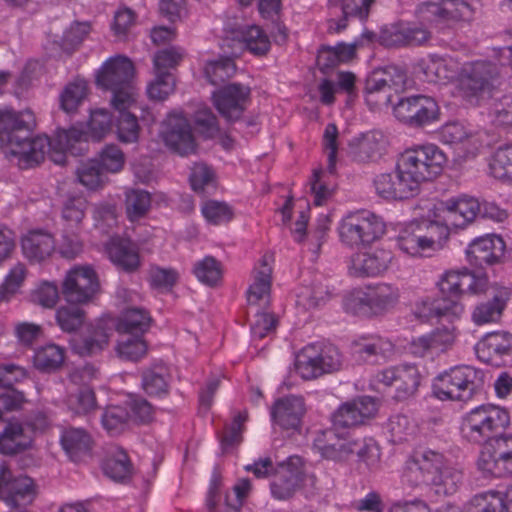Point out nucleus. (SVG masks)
Listing matches in <instances>:
<instances>
[{
    "label": "nucleus",
    "instance_id": "obj_1",
    "mask_svg": "<svg viewBox=\"0 0 512 512\" xmlns=\"http://www.w3.org/2000/svg\"><path fill=\"white\" fill-rule=\"evenodd\" d=\"M34 126L35 117L31 111L0 110V145L6 146L7 153L22 168L39 164L47 155L54 163L64 164L68 152L76 155L89 140L101 141L110 135L114 120L106 108L91 109L85 125L59 130L52 141L46 136H32Z\"/></svg>",
    "mask_w": 512,
    "mask_h": 512
},
{
    "label": "nucleus",
    "instance_id": "obj_2",
    "mask_svg": "<svg viewBox=\"0 0 512 512\" xmlns=\"http://www.w3.org/2000/svg\"><path fill=\"white\" fill-rule=\"evenodd\" d=\"M419 67L429 82H454L458 94L474 105H481L492 98L498 69L486 61L465 64L461 71L452 57L430 55L419 62Z\"/></svg>",
    "mask_w": 512,
    "mask_h": 512
},
{
    "label": "nucleus",
    "instance_id": "obj_3",
    "mask_svg": "<svg viewBox=\"0 0 512 512\" xmlns=\"http://www.w3.org/2000/svg\"><path fill=\"white\" fill-rule=\"evenodd\" d=\"M395 242L404 255L421 258L439 252L448 241L427 209L421 217L399 226Z\"/></svg>",
    "mask_w": 512,
    "mask_h": 512
},
{
    "label": "nucleus",
    "instance_id": "obj_4",
    "mask_svg": "<svg viewBox=\"0 0 512 512\" xmlns=\"http://www.w3.org/2000/svg\"><path fill=\"white\" fill-rule=\"evenodd\" d=\"M150 322L148 314L137 308H128L115 322L106 316L92 325L85 336H75L71 340L72 349L81 356L92 355L103 350L109 342L112 329L122 324L128 327V332L143 335Z\"/></svg>",
    "mask_w": 512,
    "mask_h": 512
},
{
    "label": "nucleus",
    "instance_id": "obj_5",
    "mask_svg": "<svg viewBox=\"0 0 512 512\" xmlns=\"http://www.w3.org/2000/svg\"><path fill=\"white\" fill-rule=\"evenodd\" d=\"M314 448L322 457L333 461H344L356 452L359 458V475H366L367 471L378 466L380 449L372 438L356 441L350 438L337 436L332 430L323 431L314 440Z\"/></svg>",
    "mask_w": 512,
    "mask_h": 512
},
{
    "label": "nucleus",
    "instance_id": "obj_6",
    "mask_svg": "<svg viewBox=\"0 0 512 512\" xmlns=\"http://www.w3.org/2000/svg\"><path fill=\"white\" fill-rule=\"evenodd\" d=\"M134 65L125 56L108 58L95 72L98 88L112 92L111 105L114 109L131 108L136 103L137 92L132 83Z\"/></svg>",
    "mask_w": 512,
    "mask_h": 512
},
{
    "label": "nucleus",
    "instance_id": "obj_7",
    "mask_svg": "<svg viewBox=\"0 0 512 512\" xmlns=\"http://www.w3.org/2000/svg\"><path fill=\"white\" fill-rule=\"evenodd\" d=\"M428 210L448 241L452 233L466 229L476 220L481 203L472 196L462 194L438 201Z\"/></svg>",
    "mask_w": 512,
    "mask_h": 512
},
{
    "label": "nucleus",
    "instance_id": "obj_8",
    "mask_svg": "<svg viewBox=\"0 0 512 512\" xmlns=\"http://www.w3.org/2000/svg\"><path fill=\"white\" fill-rule=\"evenodd\" d=\"M385 231L384 221L368 210L345 214L337 226L340 241L350 247L370 244L380 239Z\"/></svg>",
    "mask_w": 512,
    "mask_h": 512
},
{
    "label": "nucleus",
    "instance_id": "obj_9",
    "mask_svg": "<svg viewBox=\"0 0 512 512\" xmlns=\"http://www.w3.org/2000/svg\"><path fill=\"white\" fill-rule=\"evenodd\" d=\"M481 380V372L471 366L450 368L433 381V394L441 401H466L474 394Z\"/></svg>",
    "mask_w": 512,
    "mask_h": 512
},
{
    "label": "nucleus",
    "instance_id": "obj_10",
    "mask_svg": "<svg viewBox=\"0 0 512 512\" xmlns=\"http://www.w3.org/2000/svg\"><path fill=\"white\" fill-rule=\"evenodd\" d=\"M269 48L270 40L259 26L243 24L236 20L224 27L221 49L225 54L237 57L243 51H249L254 55H264Z\"/></svg>",
    "mask_w": 512,
    "mask_h": 512
},
{
    "label": "nucleus",
    "instance_id": "obj_11",
    "mask_svg": "<svg viewBox=\"0 0 512 512\" xmlns=\"http://www.w3.org/2000/svg\"><path fill=\"white\" fill-rule=\"evenodd\" d=\"M400 157L420 185L439 176L448 163L445 152L431 143L408 149Z\"/></svg>",
    "mask_w": 512,
    "mask_h": 512
},
{
    "label": "nucleus",
    "instance_id": "obj_12",
    "mask_svg": "<svg viewBox=\"0 0 512 512\" xmlns=\"http://www.w3.org/2000/svg\"><path fill=\"white\" fill-rule=\"evenodd\" d=\"M483 477H512V436L489 438L477 460Z\"/></svg>",
    "mask_w": 512,
    "mask_h": 512
},
{
    "label": "nucleus",
    "instance_id": "obj_13",
    "mask_svg": "<svg viewBox=\"0 0 512 512\" xmlns=\"http://www.w3.org/2000/svg\"><path fill=\"white\" fill-rule=\"evenodd\" d=\"M404 162L399 157L395 170L380 173L373 180L375 193L387 201L405 200L413 197L419 191L420 184Z\"/></svg>",
    "mask_w": 512,
    "mask_h": 512
},
{
    "label": "nucleus",
    "instance_id": "obj_14",
    "mask_svg": "<svg viewBox=\"0 0 512 512\" xmlns=\"http://www.w3.org/2000/svg\"><path fill=\"white\" fill-rule=\"evenodd\" d=\"M508 424L509 415L505 409L487 404L476 407L466 414L462 430L470 439L480 441Z\"/></svg>",
    "mask_w": 512,
    "mask_h": 512
},
{
    "label": "nucleus",
    "instance_id": "obj_15",
    "mask_svg": "<svg viewBox=\"0 0 512 512\" xmlns=\"http://www.w3.org/2000/svg\"><path fill=\"white\" fill-rule=\"evenodd\" d=\"M61 288L68 303L86 304L92 301L99 292L100 283L92 266L75 265L65 273Z\"/></svg>",
    "mask_w": 512,
    "mask_h": 512
},
{
    "label": "nucleus",
    "instance_id": "obj_16",
    "mask_svg": "<svg viewBox=\"0 0 512 512\" xmlns=\"http://www.w3.org/2000/svg\"><path fill=\"white\" fill-rule=\"evenodd\" d=\"M459 471L450 466L444 456L433 450H418L406 461L404 476L409 478H457Z\"/></svg>",
    "mask_w": 512,
    "mask_h": 512
},
{
    "label": "nucleus",
    "instance_id": "obj_17",
    "mask_svg": "<svg viewBox=\"0 0 512 512\" xmlns=\"http://www.w3.org/2000/svg\"><path fill=\"white\" fill-rule=\"evenodd\" d=\"M440 292L448 297L460 298L478 295L488 289V278L476 275L466 269L444 272L437 282Z\"/></svg>",
    "mask_w": 512,
    "mask_h": 512
},
{
    "label": "nucleus",
    "instance_id": "obj_18",
    "mask_svg": "<svg viewBox=\"0 0 512 512\" xmlns=\"http://www.w3.org/2000/svg\"><path fill=\"white\" fill-rule=\"evenodd\" d=\"M337 136L336 126L327 125L323 135V147L328 161L327 170H315L310 183L316 205H322L334 191V185L327 182V174H333L336 170Z\"/></svg>",
    "mask_w": 512,
    "mask_h": 512
},
{
    "label": "nucleus",
    "instance_id": "obj_19",
    "mask_svg": "<svg viewBox=\"0 0 512 512\" xmlns=\"http://www.w3.org/2000/svg\"><path fill=\"white\" fill-rule=\"evenodd\" d=\"M251 490L250 482H212L209 488L208 512H237Z\"/></svg>",
    "mask_w": 512,
    "mask_h": 512
},
{
    "label": "nucleus",
    "instance_id": "obj_20",
    "mask_svg": "<svg viewBox=\"0 0 512 512\" xmlns=\"http://www.w3.org/2000/svg\"><path fill=\"white\" fill-rule=\"evenodd\" d=\"M404 85V75L396 68L373 72L366 83V101L369 105H384L391 100L392 91Z\"/></svg>",
    "mask_w": 512,
    "mask_h": 512
},
{
    "label": "nucleus",
    "instance_id": "obj_21",
    "mask_svg": "<svg viewBox=\"0 0 512 512\" xmlns=\"http://www.w3.org/2000/svg\"><path fill=\"white\" fill-rule=\"evenodd\" d=\"M160 135L164 142L181 155L195 150L192 130L181 112L170 113L161 125Z\"/></svg>",
    "mask_w": 512,
    "mask_h": 512
},
{
    "label": "nucleus",
    "instance_id": "obj_22",
    "mask_svg": "<svg viewBox=\"0 0 512 512\" xmlns=\"http://www.w3.org/2000/svg\"><path fill=\"white\" fill-rule=\"evenodd\" d=\"M393 260L394 254L390 249H370L352 257L349 272L357 277H377L389 270Z\"/></svg>",
    "mask_w": 512,
    "mask_h": 512
},
{
    "label": "nucleus",
    "instance_id": "obj_23",
    "mask_svg": "<svg viewBox=\"0 0 512 512\" xmlns=\"http://www.w3.org/2000/svg\"><path fill=\"white\" fill-rule=\"evenodd\" d=\"M249 95L248 87L230 83L213 91L212 101L223 117L228 120H236L246 108Z\"/></svg>",
    "mask_w": 512,
    "mask_h": 512
},
{
    "label": "nucleus",
    "instance_id": "obj_24",
    "mask_svg": "<svg viewBox=\"0 0 512 512\" xmlns=\"http://www.w3.org/2000/svg\"><path fill=\"white\" fill-rule=\"evenodd\" d=\"M505 242L497 234H485L473 239L465 249V256L471 265H493L501 262L505 254Z\"/></svg>",
    "mask_w": 512,
    "mask_h": 512
},
{
    "label": "nucleus",
    "instance_id": "obj_25",
    "mask_svg": "<svg viewBox=\"0 0 512 512\" xmlns=\"http://www.w3.org/2000/svg\"><path fill=\"white\" fill-rule=\"evenodd\" d=\"M381 383L395 388V397L405 400L415 395L420 384V373L416 366L402 364L384 369L378 376Z\"/></svg>",
    "mask_w": 512,
    "mask_h": 512
},
{
    "label": "nucleus",
    "instance_id": "obj_26",
    "mask_svg": "<svg viewBox=\"0 0 512 512\" xmlns=\"http://www.w3.org/2000/svg\"><path fill=\"white\" fill-rule=\"evenodd\" d=\"M378 405L371 397H360L341 405L333 415L335 427H353L365 423L377 413Z\"/></svg>",
    "mask_w": 512,
    "mask_h": 512
},
{
    "label": "nucleus",
    "instance_id": "obj_27",
    "mask_svg": "<svg viewBox=\"0 0 512 512\" xmlns=\"http://www.w3.org/2000/svg\"><path fill=\"white\" fill-rule=\"evenodd\" d=\"M475 352L480 361L499 365L512 353V335L501 331L486 333L476 343Z\"/></svg>",
    "mask_w": 512,
    "mask_h": 512
},
{
    "label": "nucleus",
    "instance_id": "obj_28",
    "mask_svg": "<svg viewBox=\"0 0 512 512\" xmlns=\"http://www.w3.org/2000/svg\"><path fill=\"white\" fill-rule=\"evenodd\" d=\"M273 257L264 255L254 268L252 283L247 290L250 306H266L270 301Z\"/></svg>",
    "mask_w": 512,
    "mask_h": 512
},
{
    "label": "nucleus",
    "instance_id": "obj_29",
    "mask_svg": "<svg viewBox=\"0 0 512 512\" xmlns=\"http://www.w3.org/2000/svg\"><path fill=\"white\" fill-rule=\"evenodd\" d=\"M510 298L507 288H495L489 299L477 304L471 314L474 324L481 326L498 323Z\"/></svg>",
    "mask_w": 512,
    "mask_h": 512
},
{
    "label": "nucleus",
    "instance_id": "obj_30",
    "mask_svg": "<svg viewBox=\"0 0 512 512\" xmlns=\"http://www.w3.org/2000/svg\"><path fill=\"white\" fill-rule=\"evenodd\" d=\"M305 413L304 401L301 397L289 396L278 400L272 410L271 419L274 425L285 430H296L300 427Z\"/></svg>",
    "mask_w": 512,
    "mask_h": 512
},
{
    "label": "nucleus",
    "instance_id": "obj_31",
    "mask_svg": "<svg viewBox=\"0 0 512 512\" xmlns=\"http://www.w3.org/2000/svg\"><path fill=\"white\" fill-rule=\"evenodd\" d=\"M22 253L30 262L40 263L55 251V240L47 231L30 230L21 238Z\"/></svg>",
    "mask_w": 512,
    "mask_h": 512
},
{
    "label": "nucleus",
    "instance_id": "obj_32",
    "mask_svg": "<svg viewBox=\"0 0 512 512\" xmlns=\"http://www.w3.org/2000/svg\"><path fill=\"white\" fill-rule=\"evenodd\" d=\"M104 251L111 262L123 270L134 271L140 265L137 247L129 239L111 237Z\"/></svg>",
    "mask_w": 512,
    "mask_h": 512
},
{
    "label": "nucleus",
    "instance_id": "obj_33",
    "mask_svg": "<svg viewBox=\"0 0 512 512\" xmlns=\"http://www.w3.org/2000/svg\"><path fill=\"white\" fill-rule=\"evenodd\" d=\"M43 425L32 428L30 425L10 423L0 436V452L14 454L29 448L33 440V430L43 429Z\"/></svg>",
    "mask_w": 512,
    "mask_h": 512
},
{
    "label": "nucleus",
    "instance_id": "obj_34",
    "mask_svg": "<svg viewBox=\"0 0 512 512\" xmlns=\"http://www.w3.org/2000/svg\"><path fill=\"white\" fill-rule=\"evenodd\" d=\"M439 139L445 144L459 146L469 156L475 155L481 147L479 137L458 122L443 125L439 130Z\"/></svg>",
    "mask_w": 512,
    "mask_h": 512
},
{
    "label": "nucleus",
    "instance_id": "obj_35",
    "mask_svg": "<svg viewBox=\"0 0 512 512\" xmlns=\"http://www.w3.org/2000/svg\"><path fill=\"white\" fill-rule=\"evenodd\" d=\"M369 312L372 314H384L396 307L400 299V290L389 283H378L368 286Z\"/></svg>",
    "mask_w": 512,
    "mask_h": 512
},
{
    "label": "nucleus",
    "instance_id": "obj_36",
    "mask_svg": "<svg viewBox=\"0 0 512 512\" xmlns=\"http://www.w3.org/2000/svg\"><path fill=\"white\" fill-rule=\"evenodd\" d=\"M386 139L381 132L372 131L352 139L349 144L351 155L358 161L373 159L383 152Z\"/></svg>",
    "mask_w": 512,
    "mask_h": 512
},
{
    "label": "nucleus",
    "instance_id": "obj_37",
    "mask_svg": "<svg viewBox=\"0 0 512 512\" xmlns=\"http://www.w3.org/2000/svg\"><path fill=\"white\" fill-rule=\"evenodd\" d=\"M116 331V352L120 358L137 361L146 354L147 345L143 335L128 332V327L124 324L117 326Z\"/></svg>",
    "mask_w": 512,
    "mask_h": 512
},
{
    "label": "nucleus",
    "instance_id": "obj_38",
    "mask_svg": "<svg viewBox=\"0 0 512 512\" xmlns=\"http://www.w3.org/2000/svg\"><path fill=\"white\" fill-rule=\"evenodd\" d=\"M28 274L26 265L20 262L9 268L0 283V303H8L22 292Z\"/></svg>",
    "mask_w": 512,
    "mask_h": 512
},
{
    "label": "nucleus",
    "instance_id": "obj_39",
    "mask_svg": "<svg viewBox=\"0 0 512 512\" xmlns=\"http://www.w3.org/2000/svg\"><path fill=\"white\" fill-rule=\"evenodd\" d=\"M103 471L105 476L112 480H125L134 477V467L126 452L119 447H113L107 452Z\"/></svg>",
    "mask_w": 512,
    "mask_h": 512
},
{
    "label": "nucleus",
    "instance_id": "obj_40",
    "mask_svg": "<svg viewBox=\"0 0 512 512\" xmlns=\"http://www.w3.org/2000/svg\"><path fill=\"white\" fill-rule=\"evenodd\" d=\"M358 42L351 44L339 43L334 47H322L317 56V64L321 70L333 68L347 63L355 57Z\"/></svg>",
    "mask_w": 512,
    "mask_h": 512
},
{
    "label": "nucleus",
    "instance_id": "obj_41",
    "mask_svg": "<svg viewBox=\"0 0 512 512\" xmlns=\"http://www.w3.org/2000/svg\"><path fill=\"white\" fill-rule=\"evenodd\" d=\"M36 495L33 482H0V497L12 506L30 504Z\"/></svg>",
    "mask_w": 512,
    "mask_h": 512
},
{
    "label": "nucleus",
    "instance_id": "obj_42",
    "mask_svg": "<svg viewBox=\"0 0 512 512\" xmlns=\"http://www.w3.org/2000/svg\"><path fill=\"white\" fill-rule=\"evenodd\" d=\"M61 444L67 455L74 461L88 454L91 448V438L82 429L69 428L63 431Z\"/></svg>",
    "mask_w": 512,
    "mask_h": 512
},
{
    "label": "nucleus",
    "instance_id": "obj_43",
    "mask_svg": "<svg viewBox=\"0 0 512 512\" xmlns=\"http://www.w3.org/2000/svg\"><path fill=\"white\" fill-rule=\"evenodd\" d=\"M307 210L308 206L306 201L298 200L295 202L292 199L286 200L280 210L283 224L289 223L294 213L298 214L294 228L291 229L293 236L297 241H301L305 236L306 226L309 218Z\"/></svg>",
    "mask_w": 512,
    "mask_h": 512
},
{
    "label": "nucleus",
    "instance_id": "obj_44",
    "mask_svg": "<svg viewBox=\"0 0 512 512\" xmlns=\"http://www.w3.org/2000/svg\"><path fill=\"white\" fill-rule=\"evenodd\" d=\"M88 84L83 79H75L62 90L59 101L61 109L68 113L77 112L88 96Z\"/></svg>",
    "mask_w": 512,
    "mask_h": 512
},
{
    "label": "nucleus",
    "instance_id": "obj_45",
    "mask_svg": "<svg viewBox=\"0 0 512 512\" xmlns=\"http://www.w3.org/2000/svg\"><path fill=\"white\" fill-rule=\"evenodd\" d=\"M490 174L512 184V144L497 148L489 159Z\"/></svg>",
    "mask_w": 512,
    "mask_h": 512
},
{
    "label": "nucleus",
    "instance_id": "obj_46",
    "mask_svg": "<svg viewBox=\"0 0 512 512\" xmlns=\"http://www.w3.org/2000/svg\"><path fill=\"white\" fill-rule=\"evenodd\" d=\"M275 475L280 478L296 480L315 477L311 464L298 455H292L279 461L276 466Z\"/></svg>",
    "mask_w": 512,
    "mask_h": 512
},
{
    "label": "nucleus",
    "instance_id": "obj_47",
    "mask_svg": "<svg viewBox=\"0 0 512 512\" xmlns=\"http://www.w3.org/2000/svg\"><path fill=\"white\" fill-rule=\"evenodd\" d=\"M412 126L430 125L440 119L438 103L429 96H414Z\"/></svg>",
    "mask_w": 512,
    "mask_h": 512
},
{
    "label": "nucleus",
    "instance_id": "obj_48",
    "mask_svg": "<svg viewBox=\"0 0 512 512\" xmlns=\"http://www.w3.org/2000/svg\"><path fill=\"white\" fill-rule=\"evenodd\" d=\"M130 108L115 109L118 112L116 122V134L120 142L133 144L138 142L140 136V126L137 117L130 113Z\"/></svg>",
    "mask_w": 512,
    "mask_h": 512
},
{
    "label": "nucleus",
    "instance_id": "obj_49",
    "mask_svg": "<svg viewBox=\"0 0 512 512\" xmlns=\"http://www.w3.org/2000/svg\"><path fill=\"white\" fill-rule=\"evenodd\" d=\"M226 55V57L205 61L204 75L213 85L220 84L235 74L236 67L231 59L232 56Z\"/></svg>",
    "mask_w": 512,
    "mask_h": 512
},
{
    "label": "nucleus",
    "instance_id": "obj_50",
    "mask_svg": "<svg viewBox=\"0 0 512 512\" xmlns=\"http://www.w3.org/2000/svg\"><path fill=\"white\" fill-rule=\"evenodd\" d=\"M60 298L59 288L56 282L41 280L30 290L29 299L32 303L46 309H52Z\"/></svg>",
    "mask_w": 512,
    "mask_h": 512
},
{
    "label": "nucleus",
    "instance_id": "obj_51",
    "mask_svg": "<svg viewBox=\"0 0 512 512\" xmlns=\"http://www.w3.org/2000/svg\"><path fill=\"white\" fill-rule=\"evenodd\" d=\"M317 360V349L314 346L303 348L296 356L295 372L304 380H310L321 376Z\"/></svg>",
    "mask_w": 512,
    "mask_h": 512
},
{
    "label": "nucleus",
    "instance_id": "obj_52",
    "mask_svg": "<svg viewBox=\"0 0 512 512\" xmlns=\"http://www.w3.org/2000/svg\"><path fill=\"white\" fill-rule=\"evenodd\" d=\"M93 160L96 161L104 173L112 174L122 171L126 162L125 154L115 144L104 146Z\"/></svg>",
    "mask_w": 512,
    "mask_h": 512
},
{
    "label": "nucleus",
    "instance_id": "obj_53",
    "mask_svg": "<svg viewBox=\"0 0 512 512\" xmlns=\"http://www.w3.org/2000/svg\"><path fill=\"white\" fill-rule=\"evenodd\" d=\"M65 358L64 349L56 344L39 347L34 354L33 362L36 368L50 371L62 365Z\"/></svg>",
    "mask_w": 512,
    "mask_h": 512
},
{
    "label": "nucleus",
    "instance_id": "obj_54",
    "mask_svg": "<svg viewBox=\"0 0 512 512\" xmlns=\"http://www.w3.org/2000/svg\"><path fill=\"white\" fill-rule=\"evenodd\" d=\"M130 421L131 416L127 412V407L114 404L105 409L101 419L103 428L111 435L123 432Z\"/></svg>",
    "mask_w": 512,
    "mask_h": 512
},
{
    "label": "nucleus",
    "instance_id": "obj_55",
    "mask_svg": "<svg viewBox=\"0 0 512 512\" xmlns=\"http://www.w3.org/2000/svg\"><path fill=\"white\" fill-rule=\"evenodd\" d=\"M201 214L210 225H223L230 222L234 217L232 207L226 202L208 200L201 206Z\"/></svg>",
    "mask_w": 512,
    "mask_h": 512
},
{
    "label": "nucleus",
    "instance_id": "obj_56",
    "mask_svg": "<svg viewBox=\"0 0 512 512\" xmlns=\"http://www.w3.org/2000/svg\"><path fill=\"white\" fill-rule=\"evenodd\" d=\"M77 178L88 190H98L107 183V177L93 159L80 164Z\"/></svg>",
    "mask_w": 512,
    "mask_h": 512
},
{
    "label": "nucleus",
    "instance_id": "obj_57",
    "mask_svg": "<svg viewBox=\"0 0 512 512\" xmlns=\"http://www.w3.org/2000/svg\"><path fill=\"white\" fill-rule=\"evenodd\" d=\"M151 205L150 194L143 190H129L126 193V213L131 221L142 218L149 210Z\"/></svg>",
    "mask_w": 512,
    "mask_h": 512
},
{
    "label": "nucleus",
    "instance_id": "obj_58",
    "mask_svg": "<svg viewBox=\"0 0 512 512\" xmlns=\"http://www.w3.org/2000/svg\"><path fill=\"white\" fill-rule=\"evenodd\" d=\"M503 497L496 492L475 495L467 506V512H504Z\"/></svg>",
    "mask_w": 512,
    "mask_h": 512
},
{
    "label": "nucleus",
    "instance_id": "obj_59",
    "mask_svg": "<svg viewBox=\"0 0 512 512\" xmlns=\"http://www.w3.org/2000/svg\"><path fill=\"white\" fill-rule=\"evenodd\" d=\"M66 405L75 414H88L95 410L97 403L92 389L84 387L67 396Z\"/></svg>",
    "mask_w": 512,
    "mask_h": 512
},
{
    "label": "nucleus",
    "instance_id": "obj_60",
    "mask_svg": "<svg viewBox=\"0 0 512 512\" xmlns=\"http://www.w3.org/2000/svg\"><path fill=\"white\" fill-rule=\"evenodd\" d=\"M194 274L203 284L216 285L222 277V267L213 257H205L195 263Z\"/></svg>",
    "mask_w": 512,
    "mask_h": 512
},
{
    "label": "nucleus",
    "instance_id": "obj_61",
    "mask_svg": "<svg viewBox=\"0 0 512 512\" xmlns=\"http://www.w3.org/2000/svg\"><path fill=\"white\" fill-rule=\"evenodd\" d=\"M411 312L419 321L427 322L434 317L448 315L449 309L436 305L435 300L430 296H422L414 302Z\"/></svg>",
    "mask_w": 512,
    "mask_h": 512
},
{
    "label": "nucleus",
    "instance_id": "obj_62",
    "mask_svg": "<svg viewBox=\"0 0 512 512\" xmlns=\"http://www.w3.org/2000/svg\"><path fill=\"white\" fill-rule=\"evenodd\" d=\"M84 311L75 306L65 305L56 311V321L63 331L71 332L78 329L84 322Z\"/></svg>",
    "mask_w": 512,
    "mask_h": 512
},
{
    "label": "nucleus",
    "instance_id": "obj_63",
    "mask_svg": "<svg viewBox=\"0 0 512 512\" xmlns=\"http://www.w3.org/2000/svg\"><path fill=\"white\" fill-rule=\"evenodd\" d=\"M175 89V80L171 74H155V79L147 86L148 97L152 100H166Z\"/></svg>",
    "mask_w": 512,
    "mask_h": 512
},
{
    "label": "nucleus",
    "instance_id": "obj_64",
    "mask_svg": "<svg viewBox=\"0 0 512 512\" xmlns=\"http://www.w3.org/2000/svg\"><path fill=\"white\" fill-rule=\"evenodd\" d=\"M180 274L173 268L153 267L150 270L151 285L162 292L170 291L179 280Z\"/></svg>",
    "mask_w": 512,
    "mask_h": 512
}]
</instances>
